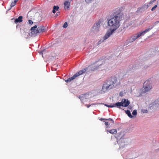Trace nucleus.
Instances as JSON below:
<instances>
[{
    "mask_svg": "<svg viewBox=\"0 0 159 159\" xmlns=\"http://www.w3.org/2000/svg\"><path fill=\"white\" fill-rule=\"evenodd\" d=\"M113 17L108 21V25L110 27V30L114 32L120 25V22L122 19L123 14L120 11H116L114 14Z\"/></svg>",
    "mask_w": 159,
    "mask_h": 159,
    "instance_id": "1",
    "label": "nucleus"
},
{
    "mask_svg": "<svg viewBox=\"0 0 159 159\" xmlns=\"http://www.w3.org/2000/svg\"><path fill=\"white\" fill-rule=\"evenodd\" d=\"M117 78L115 76H112L109 79L103 84L102 90L106 91L114 88L115 84L116 83Z\"/></svg>",
    "mask_w": 159,
    "mask_h": 159,
    "instance_id": "2",
    "label": "nucleus"
},
{
    "mask_svg": "<svg viewBox=\"0 0 159 159\" xmlns=\"http://www.w3.org/2000/svg\"><path fill=\"white\" fill-rule=\"evenodd\" d=\"M45 27L43 26H40L37 28V26L35 25L31 28V36H35L38 33H43L45 31Z\"/></svg>",
    "mask_w": 159,
    "mask_h": 159,
    "instance_id": "3",
    "label": "nucleus"
},
{
    "mask_svg": "<svg viewBox=\"0 0 159 159\" xmlns=\"http://www.w3.org/2000/svg\"><path fill=\"white\" fill-rule=\"evenodd\" d=\"M153 28V27L151 28H148L146 29L144 31L142 32H140L136 34H133L131 36L134 41H135L139 37L142 35H144L146 33L148 32L151 29Z\"/></svg>",
    "mask_w": 159,
    "mask_h": 159,
    "instance_id": "4",
    "label": "nucleus"
},
{
    "mask_svg": "<svg viewBox=\"0 0 159 159\" xmlns=\"http://www.w3.org/2000/svg\"><path fill=\"white\" fill-rule=\"evenodd\" d=\"M152 88L150 81L149 80L146 81L144 83L143 87L141 90L142 93H145L148 91Z\"/></svg>",
    "mask_w": 159,
    "mask_h": 159,
    "instance_id": "5",
    "label": "nucleus"
},
{
    "mask_svg": "<svg viewBox=\"0 0 159 159\" xmlns=\"http://www.w3.org/2000/svg\"><path fill=\"white\" fill-rule=\"evenodd\" d=\"M86 71V69H83L82 70L79 71L78 72L75 74L72 77L68 79L67 80H65V81L66 82H71L73 80L75 79L76 77L78 76L81 75L84 73H85Z\"/></svg>",
    "mask_w": 159,
    "mask_h": 159,
    "instance_id": "6",
    "label": "nucleus"
},
{
    "mask_svg": "<svg viewBox=\"0 0 159 159\" xmlns=\"http://www.w3.org/2000/svg\"><path fill=\"white\" fill-rule=\"evenodd\" d=\"M114 32V31L110 30V31H108L104 37L99 41L98 43L100 44L101 43L103 42L105 40L107 39Z\"/></svg>",
    "mask_w": 159,
    "mask_h": 159,
    "instance_id": "7",
    "label": "nucleus"
},
{
    "mask_svg": "<svg viewBox=\"0 0 159 159\" xmlns=\"http://www.w3.org/2000/svg\"><path fill=\"white\" fill-rule=\"evenodd\" d=\"M100 27V24L98 23H96L92 27L93 30L95 32H98L99 31Z\"/></svg>",
    "mask_w": 159,
    "mask_h": 159,
    "instance_id": "8",
    "label": "nucleus"
},
{
    "mask_svg": "<svg viewBox=\"0 0 159 159\" xmlns=\"http://www.w3.org/2000/svg\"><path fill=\"white\" fill-rule=\"evenodd\" d=\"M122 101H123V107H127L130 103L129 102L127 99H124V100H122Z\"/></svg>",
    "mask_w": 159,
    "mask_h": 159,
    "instance_id": "9",
    "label": "nucleus"
},
{
    "mask_svg": "<svg viewBox=\"0 0 159 159\" xmlns=\"http://www.w3.org/2000/svg\"><path fill=\"white\" fill-rule=\"evenodd\" d=\"M113 106H114V107H117L120 108V106H123V101H122L120 102H118L115 104H113Z\"/></svg>",
    "mask_w": 159,
    "mask_h": 159,
    "instance_id": "10",
    "label": "nucleus"
},
{
    "mask_svg": "<svg viewBox=\"0 0 159 159\" xmlns=\"http://www.w3.org/2000/svg\"><path fill=\"white\" fill-rule=\"evenodd\" d=\"M70 5V2L68 1H66L64 3V8L66 10L68 9Z\"/></svg>",
    "mask_w": 159,
    "mask_h": 159,
    "instance_id": "11",
    "label": "nucleus"
},
{
    "mask_svg": "<svg viewBox=\"0 0 159 159\" xmlns=\"http://www.w3.org/2000/svg\"><path fill=\"white\" fill-rule=\"evenodd\" d=\"M23 17L22 16H19L17 18L15 19L14 22L15 23H21L22 22Z\"/></svg>",
    "mask_w": 159,
    "mask_h": 159,
    "instance_id": "12",
    "label": "nucleus"
},
{
    "mask_svg": "<svg viewBox=\"0 0 159 159\" xmlns=\"http://www.w3.org/2000/svg\"><path fill=\"white\" fill-rule=\"evenodd\" d=\"M105 121V125H106L107 128H109L110 126V124L111 125H112L113 124H112L111 121Z\"/></svg>",
    "mask_w": 159,
    "mask_h": 159,
    "instance_id": "13",
    "label": "nucleus"
},
{
    "mask_svg": "<svg viewBox=\"0 0 159 159\" xmlns=\"http://www.w3.org/2000/svg\"><path fill=\"white\" fill-rule=\"evenodd\" d=\"M107 131L112 134H116L117 132V130L115 129H111L109 130H107Z\"/></svg>",
    "mask_w": 159,
    "mask_h": 159,
    "instance_id": "14",
    "label": "nucleus"
},
{
    "mask_svg": "<svg viewBox=\"0 0 159 159\" xmlns=\"http://www.w3.org/2000/svg\"><path fill=\"white\" fill-rule=\"evenodd\" d=\"M125 112L129 117L130 118L133 117V116L131 115V112L129 110H128L125 111Z\"/></svg>",
    "mask_w": 159,
    "mask_h": 159,
    "instance_id": "15",
    "label": "nucleus"
},
{
    "mask_svg": "<svg viewBox=\"0 0 159 159\" xmlns=\"http://www.w3.org/2000/svg\"><path fill=\"white\" fill-rule=\"evenodd\" d=\"M59 7L58 6H54L53 7V10H52V12L55 13L56 12V11H58L59 9Z\"/></svg>",
    "mask_w": 159,
    "mask_h": 159,
    "instance_id": "16",
    "label": "nucleus"
},
{
    "mask_svg": "<svg viewBox=\"0 0 159 159\" xmlns=\"http://www.w3.org/2000/svg\"><path fill=\"white\" fill-rule=\"evenodd\" d=\"M105 120L106 121H111V122L112 123V124L114 123V121L111 118H109L108 119H102V118H101L100 119V120L101 121H102L103 120Z\"/></svg>",
    "mask_w": 159,
    "mask_h": 159,
    "instance_id": "17",
    "label": "nucleus"
},
{
    "mask_svg": "<svg viewBox=\"0 0 159 159\" xmlns=\"http://www.w3.org/2000/svg\"><path fill=\"white\" fill-rule=\"evenodd\" d=\"M133 38H132V36H131L128 39V41L129 43H131L134 41Z\"/></svg>",
    "mask_w": 159,
    "mask_h": 159,
    "instance_id": "18",
    "label": "nucleus"
},
{
    "mask_svg": "<svg viewBox=\"0 0 159 159\" xmlns=\"http://www.w3.org/2000/svg\"><path fill=\"white\" fill-rule=\"evenodd\" d=\"M16 2H15L14 1L13 2H12L11 3V4L10 6V9H11L12 7H14L16 4Z\"/></svg>",
    "mask_w": 159,
    "mask_h": 159,
    "instance_id": "19",
    "label": "nucleus"
},
{
    "mask_svg": "<svg viewBox=\"0 0 159 159\" xmlns=\"http://www.w3.org/2000/svg\"><path fill=\"white\" fill-rule=\"evenodd\" d=\"M67 23L66 22H65L63 25V27L64 28H66L67 27Z\"/></svg>",
    "mask_w": 159,
    "mask_h": 159,
    "instance_id": "20",
    "label": "nucleus"
},
{
    "mask_svg": "<svg viewBox=\"0 0 159 159\" xmlns=\"http://www.w3.org/2000/svg\"><path fill=\"white\" fill-rule=\"evenodd\" d=\"M137 114V111L136 110H134L132 112V114L134 116L136 115Z\"/></svg>",
    "mask_w": 159,
    "mask_h": 159,
    "instance_id": "21",
    "label": "nucleus"
},
{
    "mask_svg": "<svg viewBox=\"0 0 159 159\" xmlns=\"http://www.w3.org/2000/svg\"><path fill=\"white\" fill-rule=\"evenodd\" d=\"M157 7V5H155L151 9V10L152 11H153Z\"/></svg>",
    "mask_w": 159,
    "mask_h": 159,
    "instance_id": "22",
    "label": "nucleus"
},
{
    "mask_svg": "<svg viewBox=\"0 0 159 159\" xmlns=\"http://www.w3.org/2000/svg\"><path fill=\"white\" fill-rule=\"evenodd\" d=\"M105 106H106L107 107H113L114 106H113V105H105Z\"/></svg>",
    "mask_w": 159,
    "mask_h": 159,
    "instance_id": "23",
    "label": "nucleus"
},
{
    "mask_svg": "<svg viewBox=\"0 0 159 159\" xmlns=\"http://www.w3.org/2000/svg\"><path fill=\"white\" fill-rule=\"evenodd\" d=\"M28 22H29V23L30 25H32V24H33V21L31 20H28Z\"/></svg>",
    "mask_w": 159,
    "mask_h": 159,
    "instance_id": "24",
    "label": "nucleus"
},
{
    "mask_svg": "<svg viewBox=\"0 0 159 159\" xmlns=\"http://www.w3.org/2000/svg\"><path fill=\"white\" fill-rule=\"evenodd\" d=\"M142 111L143 113H147L148 112V111L147 110H143Z\"/></svg>",
    "mask_w": 159,
    "mask_h": 159,
    "instance_id": "25",
    "label": "nucleus"
},
{
    "mask_svg": "<svg viewBox=\"0 0 159 159\" xmlns=\"http://www.w3.org/2000/svg\"><path fill=\"white\" fill-rule=\"evenodd\" d=\"M85 2L87 3H89L92 0H85Z\"/></svg>",
    "mask_w": 159,
    "mask_h": 159,
    "instance_id": "26",
    "label": "nucleus"
},
{
    "mask_svg": "<svg viewBox=\"0 0 159 159\" xmlns=\"http://www.w3.org/2000/svg\"><path fill=\"white\" fill-rule=\"evenodd\" d=\"M59 15V13L57 12V13H56V16H58Z\"/></svg>",
    "mask_w": 159,
    "mask_h": 159,
    "instance_id": "27",
    "label": "nucleus"
},
{
    "mask_svg": "<svg viewBox=\"0 0 159 159\" xmlns=\"http://www.w3.org/2000/svg\"><path fill=\"white\" fill-rule=\"evenodd\" d=\"M99 66H98V67L96 66L95 68V69H98V68L99 67Z\"/></svg>",
    "mask_w": 159,
    "mask_h": 159,
    "instance_id": "28",
    "label": "nucleus"
},
{
    "mask_svg": "<svg viewBox=\"0 0 159 159\" xmlns=\"http://www.w3.org/2000/svg\"><path fill=\"white\" fill-rule=\"evenodd\" d=\"M18 1V0H14V1L15 2H16H16Z\"/></svg>",
    "mask_w": 159,
    "mask_h": 159,
    "instance_id": "29",
    "label": "nucleus"
},
{
    "mask_svg": "<svg viewBox=\"0 0 159 159\" xmlns=\"http://www.w3.org/2000/svg\"><path fill=\"white\" fill-rule=\"evenodd\" d=\"M90 105L89 106H87V107H90Z\"/></svg>",
    "mask_w": 159,
    "mask_h": 159,
    "instance_id": "30",
    "label": "nucleus"
},
{
    "mask_svg": "<svg viewBox=\"0 0 159 159\" xmlns=\"http://www.w3.org/2000/svg\"><path fill=\"white\" fill-rule=\"evenodd\" d=\"M156 0H152V1H153V2H154L156 1Z\"/></svg>",
    "mask_w": 159,
    "mask_h": 159,
    "instance_id": "31",
    "label": "nucleus"
}]
</instances>
